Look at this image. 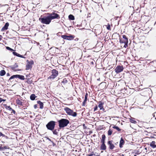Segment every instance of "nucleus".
I'll use <instances>...</instances> for the list:
<instances>
[{
	"instance_id": "nucleus-45",
	"label": "nucleus",
	"mask_w": 156,
	"mask_h": 156,
	"mask_svg": "<svg viewBox=\"0 0 156 156\" xmlns=\"http://www.w3.org/2000/svg\"><path fill=\"white\" fill-rule=\"evenodd\" d=\"M124 47H126V45H124Z\"/></svg>"
},
{
	"instance_id": "nucleus-33",
	"label": "nucleus",
	"mask_w": 156,
	"mask_h": 156,
	"mask_svg": "<svg viewBox=\"0 0 156 156\" xmlns=\"http://www.w3.org/2000/svg\"><path fill=\"white\" fill-rule=\"evenodd\" d=\"M6 48L8 50H9V51H14V50L11 48H10V47H6Z\"/></svg>"
},
{
	"instance_id": "nucleus-42",
	"label": "nucleus",
	"mask_w": 156,
	"mask_h": 156,
	"mask_svg": "<svg viewBox=\"0 0 156 156\" xmlns=\"http://www.w3.org/2000/svg\"><path fill=\"white\" fill-rule=\"evenodd\" d=\"M37 107V105H35L34 106V107L35 108H36Z\"/></svg>"
},
{
	"instance_id": "nucleus-22",
	"label": "nucleus",
	"mask_w": 156,
	"mask_h": 156,
	"mask_svg": "<svg viewBox=\"0 0 156 156\" xmlns=\"http://www.w3.org/2000/svg\"><path fill=\"white\" fill-rule=\"evenodd\" d=\"M123 38L125 39L124 40V43L125 44H126L127 45L128 40L127 38L126 37V36L125 35L123 36Z\"/></svg>"
},
{
	"instance_id": "nucleus-6",
	"label": "nucleus",
	"mask_w": 156,
	"mask_h": 156,
	"mask_svg": "<svg viewBox=\"0 0 156 156\" xmlns=\"http://www.w3.org/2000/svg\"><path fill=\"white\" fill-rule=\"evenodd\" d=\"M62 37L64 39H66L69 40H73L74 37L72 35L67 36L65 35H63L62 36Z\"/></svg>"
},
{
	"instance_id": "nucleus-16",
	"label": "nucleus",
	"mask_w": 156,
	"mask_h": 156,
	"mask_svg": "<svg viewBox=\"0 0 156 156\" xmlns=\"http://www.w3.org/2000/svg\"><path fill=\"white\" fill-rule=\"evenodd\" d=\"M103 104L101 102H100L98 106L99 108H100V109L101 110H102L103 111H104L105 109L103 108Z\"/></svg>"
},
{
	"instance_id": "nucleus-32",
	"label": "nucleus",
	"mask_w": 156,
	"mask_h": 156,
	"mask_svg": "<svg viewBox=\"0 0 156 156\" xmlns=\"http://www.w3.org/2000/svg\"><path fill=\"white\" fill-rule=\"evenodd\" d=\"M12 53L14 55L17 56L18 57L19 56V55H20V54H19L15 52H13Z\"/></svg>"
},
{
	"instance_id": "nucleus-1",
	"label": "nucleus",
	"mask_w": 156,
	"mask_h": 156,
	"mask_svg": "<svg viewBox=\"0 0 156 156\" xmlns=\"http://www.w3.org/2000/svg\"><path fill=\"white\" fill-rule=\"evenodd\" d=\"M42 16L39 18V20L43 24H49L51 21V20L50 18L49 15L47 16H44L42 18Z\"/></svg>"
},
{
	"instance_id": "nucleus-39",
	"label": "nucleus",
	"mask_w": 156,
	"mask_h": 156,
	"mask_svg": "<svg viewBox=\"0 0 156 156\" xmlns=\"http://www.w3.org/2000/svg\"><path fill=\"white\" fill-rule=\"evenodd\" d=\"M98 108V107L97 106H95V108H94V111H95L97 110Z\"/></svg>"
},
{
	"instance_id": "nucleus-37",
	"label": "nucleus",
	"mask_w": 156,
	"mask_h": 156,
	"mask_svg": "<svg viewBox=\"0 0 156 156\" xmlns=\"http://www.w3.org/2000/svg\"><path fill=\"white\" fill-rule=\"evenodd\" d=\"M5 100L1 98H0V103L2 101H5Z\"/></svg>"
},
{
	"instance_id": "nucleus-26",
	"label": "nucleus",
	"mask_w": 156,
	"mask_h": 156,
	"mask_svg": "<svg viewBox=\"0 0 156 156\" xmlns=\"http://www.w3.org/2000/svg\"><path fill=\"white\" fill-rule=\"evenodd\" d=\"M69 19L71 20H74V17L72 15H70L69 16Z\"/></svg>"
},
{
	"instance_id": "nucleus-8",
	"label": "nucleus",
	"mask_w": 156,
	"mask_h": 156,
	"mask_svg": "<svg viewBox=\"0 0 156 156\" xmlns=\"http://www.w3.org/2000/svg\"><path fill=\"white\" fill-rule=\"evenodd\" d=\"M123 69V66H117L115 69V72L116 73H119L122 72Z\"/></svg>"
},
{
	"instance_id": "nucleus-29",
	"label": "nucleus",
	"mask_w": 156,
	"mask_h": 156,
	"mask_svg": "<svg viewBox=\"0 0 156 156\" xmlns=\"http://www.w3.org/2000/svg\"><path fill=\"white\" fill-rule=\"evenodd\" d=\"M113 128L116 129L118 131H120L121 129H119L118 127L116 126H114L112 127Z\"/></svg>"
},
{
	"instance_id": "nucleus-7",
	"label": "nucleus",
	"mask_w": 156,
	"mask_h": 156,
	"mask_svg": "<svg viewBox=\"0 0 156 156\" xmlns=\"http://www.w3.org/2000/svg\"><path fill=\"white\" fill-rule=\"evenodd\" d=\"M49 15L51 20L53 19L56 18L59 19L60 18L59 15L58 14L55 13H53L51 14H49Z\"/></svg>"
},
{
	"instance_id": "nucleus-20",
	"label": "nucleus",
	"mask_w": 156,
	"mask_h": 156,
	"mask_svg": "<svg viewBox=\"0 0 156 156\" xmlns=\"http://www.w3.org/2000/svg\"><path fill=\"white\" fill-rule=\"evenodd\" d=\"M129 121L132 123L136 124V122L135 120V119L133 118H131L129 119Z\"/></svg>"
},
{
	"instance_id": "nucleus-43",
	"label": "nucleus",
	"mask_w": 156,
	"mask_h": 156,
	"mask_svg": "<svg viewBox=\"0 0 156 156\" xmlns=\"http://www.w3.org/2000/svg\"><path fill=\"white\" fill-rule=\"evenodd\" d=\"M18 57H21V58H23V56L20 54V55H19Z\"/></svg>"
},
{
	"instance_id": "nucleus-18",
	"label": "nucleus",
	"mask_w": 156,
	"mask_h": 156,
	"mask_svg": "<svg viewBox=\"0 0 156 156\" xmlns=\"http://www.w3.org/2000/svg\"><path fill=\"white\" fill-rule=\"evenodd\" d=\"M106 147L105 143L102 144L101 146V149L102 150H106Z\"/></svg>"
},
{
	"instance_id": "nucleus-4",
	"label": "nucleus",
	"mask_w": 156,
	"mask_h": 156,
	"mask_svg": "<svg viewBox=\"0 0 156 156\" xmlns=\"http://www.w3.org/2000/svg\"><path fill=\"white\" fill-rule=\"evenodd\" d=\"M55 125V122L51 121L46 125V127L48 129L52 130L54 128Z\"/></svg>"
},
{
	"instance_id": "nucleus-35",
	"label": "nucleus",
	"mask_w": 156,
	"mask_h": 156,
	"mask_svg": "<svg viewBox=\"0 0 156 156\" xmlns=\"http://www.w3.org/2000/svg\"><path fill=\"white\" fill-rule=\"evenodd\" d=\"M53 133L55 135H57V132L56 130H54L53 131Z\"/></svg>"
},
{
	"instance_id": "nucleus-11",
	"label": "nucleus",
	"mask_w": 156,
	"mask_h": 156,
	"mask_svg": "<svg viewBox=\"0 0 156 156\" xmlns=\"http://www.w3.org/2000/svg\"><path fill=\"white\" fill-rule=\"evenodd\" d=\"M17 67H18V65L16 63H15L14 65L11 66V69L15 71L20 70L16 69V68Z\"/></svg>"
},
{
	"instance_id": "nucleus-15",
	"label": "nucleus",
	"mask_w": 156,
	"mask_h": 156,
	"mask_svg": "<svg viewBox=\"0 0 156 156\" xmlns=\"http://www.w3.org/2000/svg\"><path fill=\"white\" fill-rule=\"evenodd\" d=\"M150 146L153 148L156 147L155 142L154 141H152L150 144Z\"/></svg>"
},
{
	"instance_id": "nucleus-23",
	"label": "nucleus",
	"mask_w": 156,
	"mask_h": 156,
	"mask_svg": "<svg viewBox=\"0 0 156 156\" xmlns=\"http://www.w3.org/2000/svg\"><path fill=\"white\" fill-rule=\"evenodd\" d=\"M5 74V72L4 70H1L0 72V75L1 76H3Z\"/></svg>"
},
{
	"instance_id": "nucleus-46",
	"label": "nucleus",
	"mask_w": 156,
	"mask_h": 156,
	"mask_svg": "<svg viewBox=\"0 0 156 156\" xmlns=\"http://www.w3.org/2000/svg\"><path fill=\"white\" fill-rule=\"evenodd\" d=\"M7 75H9V73H7Z\"/></svg>"
},
{
	"instance_id": "nucleus-30",
	"label": "nucleus",
	"mask_w": 156,
	"mask_h": 156,
	"mask_svg": "<svg viewBox=\"0 0 156 156\" xmlns=\"http://www.w3.org/2000/svg\"><path fill=\"white\" fill-rule=\"evenodd\" d=\"M14 78H17V75H14L12 76L9 78V80L13 79Z\"/></svg>"
},
{
	"instance_id": "nucleus-9",
	"label": "nucleus",
	"mask_w": 156,
	"mask_h": 156,
	"mask_svg": "<svg viewBox=\"0 0 156 156\" xmlns=\"http://www.w3.org/2000/svg\"><path fill=\"white\" fill-rule=\"evenodd\" d=\"M34 64V61L32 60L28 62L26 66V69L28 70L32 68V65Z\"/></svg>"
},
{
	"instance_id": "nucleus-48",
	"label": "nucleus",
	"mask_w": 156,
	"mask_h": 156,
	"mask_svg": "<svg viewBox=\"0 0 156 156\" xmlns=\"http://www.w3.org/2000/svg\"><path fill=\"white\" fill-rule=\"evenodd\" d=\"M154 116V115H153V116Z\"/></svg>"
},
{
	"instance_id": "nucleus-41",
	"label": "nucleus",
	"mask_w": 156,
	"mask_h": 156,
	"mask_svg": "<svg viewBox=\"0 0 156 156\" xmlns=\"http://www.w3.org/2000/svg\"><path fill=\"white\" fill-rule=\"evenodd\" d=\"M2 35H0V41L2 40Z\"/></svg>"
},
{
	"instance_id": "nucleus-13",
	"label": "nucleus",
	"mask_w": 156,
	"mask_h": 156,
	"mask_svg": "<svg viewBox=\"0 0 156 156\" xmlns=\"http://www.w3.org/2000/svg\"><path fill=\"white\" fill-rule=\"evenodd\" d=\"M88 97V94L86 93L85 96L84 100L83 103V105L84 106L85 105L86 102L87 101V99Z\"/></svg>"
},
{
	"instance_id": "nucleus-36",
	"label": "nucleus",
	"mask_w": 156,
	"mask_h": 156,
	"mask_svg": "<svg viewBox=\"0 0 156 156\" xmlns=\"http://www.w3.org/2000/svg\"><path fill=\"white\" fill-rule=\"evenodd\" d=\"M93 155H95V154H94V152H93L91 154H88V156H93Z\"/></svg>"
},
{
	"instance_id": "nucleus-17",
	"label": "nucleus",
	"mask_w": 156,
	"mask_h": 156,
	"mask_svg": "<svg viewBox=\"0 0 156 156\" xmlns=\"http://www.w3.org/2000/svg\"><path fill=\"white\" fill-rule=\"evenodd\" d=\"M105 135L103 134L102 136V139L101 141L102 144L105 143Z\"/></svg>"
},
{
	"instance_id": "nucleus-21",
	"label": "nucleus",
	"mask_w": 156,
	"mask_h": 156,
	"mask_svg": "<svg viewBox=\"0 0 156 156\" xmlns=\"http://www.w3.org/2000/svg\"><path fill=\"white\" fill-rule=\"evenodd\" d=\"M37 103L40 105V108L41 109H42L43 108V104L42 102H41L40 101H38L37 102Z\"/></svg>"
},
{
	"instance_id": "nucleus-44",
	"label": "nucleus",
	"mask_w": 156,
	"mask_h": 156,
	"mask_svg": "<svg viewBox=\"0 0 156 156\" xmlns=\"http://www.w3.org/2000/svg\"><path fill=\"white\" fill-rule=\"evenodd\" d=\"M12 110V112H13V113H15V111L14 110H13V109H12V110Z\"/></svg>"
},
{
	"instance_id": "nucleus-12",
	"label": "nucleus",
	"mask_w": 156,
	"mask_h": 156,
	"mask_svg": "<svg viewBox=\"0 0 156 156\" xmlns=\"http://www.w3.org/2000/svg\"><path fill=\"white\" fill-rule=\"evenodd\" d=\"M9 23H5V26H4V27H3L1 30L2 31H3L5 30H6L8 29V27L9 26Z\"/></svg>"
},
{
	"instance_id": "nucleus-38",
	"label": "nucleus",
	"mask_w": 156,
	"mask_h": 156,
	"mask_svg": "<svg viewBox=\"0 0 156 156\" xmlns=\"http://www.w3.org/2000/svg\"><path fill=\"white\" fill-rule=\"evenodd\" d=\"M5 136V135L4 134H3L2 133L0 132V136Z\"/></svg>"
},
{
	"instance_id": "nucleus-31",
	"label": "nucleus",
	"mask_w": 156,
	"mask_h": 156,
	"mask_svg": "<svg viewBox=\"0 0 156 156\" xmlns=\"http://www.w3.org/2000/svg\"><path fill=\"white\" fill-rule=\"evenodd\" d=\"M8 148L7 146H4L3 147H2L1 146H0V150H3L4 149H7Z\"/></svg>"
},
{
	"instance_id": "nucleus-5",
	"label": "nucleus",
	"mask_w": 156,
	"mask_h": 156,
	"mask_svg": "<svg viewBox=\"0 0 156 156\" xmlns=\"http://www.w3.org/2000/svg\"><path fill=\"white\" fill-rule=\"evenodd\" d=\"M51 75L48 79H54L58 75V72L56 70L54 69L52 70Z\"/></svg>"
},
{
	"instance_id": "nucleus-14",
	"label": "nucleus",
	"mask_w": 156,
	"mask_h": 156,
	"mask_svg": "<svg viewBox=\"0 0 156 156\" xmlns=\"http://www.w3.org/2000/svg\"><path fill=\"white\" fill-rule=\"evenodd\" d=\"M124 141L122 138H121L120 141L119 147L120 148L122 147V145L124 144Z\"/></svg>"
},
{
	"instance_id": "nucleus-2",
	"label": "nucleus",
	"mask_w": 156,
	"mask_h": 156,
	"mask_svg": "<svg viewBox=\"0 0 156 156\" xmlns=\"http://www.w3.org/2000/svg\"><path fill=\"white\" fill-rule=\"evenodd\" d=\"M59 126L60 128L66 126L69 123V121L66 119H62L58 121Z\"/></svg>"
},
{
	"instance_id": "nucleus-25",
	"label": "nucleus",
	"mask_w": 156,
	"mask_h": 156,
	"mask_svg": "<svg viewBox=\"0 0 156 156\" xmlns=\"http://www.w3.org/2000/svg\"><path fill=\"white\" fill-rule=\"evenodd\" d=\"M16 103H17L20 105H23V102H22V101L19 100V99H17L16 100Z\"/></svg>"
},
{
	"instance_id": "nucleus-47",
	"label": "nucleus",
	"mask_w": 156,
	"mask_h": 156,
	"mask_svg": "<svg viewBox=\"0 0 156 156\" xmlns=\"http://www.w3.org/2000/svg\"><path fill=\"white\" fill-rule=\"evenodd\" d=\"M7 75H9V73H7Z\"/></svg>"
},
{
	"instance_id": "nucleus-34",
	"label": "nucleus",
	"mask_w": 156,
	"mask_h": 156,
	"mask_svg": "<svg viewBox=\"0 0 156 156\" xmlns=\"http://www.w3.org/2000/svg\"><path fill=\"white\" fill-rule=\"evenodd\" d=\"M6 108L8 110H12V109L9 106L6 107Z\"/></svg>"
},
{
	"instance_id": "nucleus-19",
	"label": "nucleus",
	"mask_w": 156,
	"mask_h": 156,
	"mask_svg": "<svg viewBox=\"0 0 156 156\" xmlns=\"http://www.w3.org/2000/svg\"><path fill=\"white\" fill-rule=\"evenodd\" d=\"M17 78H18L20 79L23 80L25 79L24 76L23 75H17Z\"/></svg>"
},
{
	"instance_id": "nucleus-28",
	"label": "nucleus",
	"mask_w": 156,
	"mask_h": 156,
	"mask_svg": "<svg viewBox=\"0 0 156 156\" xmlns=\"http://www.w3.org/2000/svg\"><path fill=\"white\" fill-rule=\"evenodd\" d=\"M104 26L106 27L107 29L108 30H111L110 25L109 23H108L107 25H105Z\"/></svg>"
},
{
	"instance_id": "nucleus-10",
	"label": "nucleus",
	"mask_w": 156,
	"mask_h": 156,
	"mask_svg": "<svg viewBox=\"0 0 156 156\" xmlns=\"http://www.w3.org/2000/svg\"><path fill=\"white\" fill-rule=\"evenodd\" d=\"M112 143L113 141L112 140L109 141L108 142V144L109 145V148L111 150L113 149L115 147V146Z\"/></svg>"
},
{
	"instance_id": "nucleus-3",
	"label": "nucleus",
	"mask_w": 156,
	"mask_h": 156,
	"mask_svg": "<svg viewBox=\"0 0 156 156\" xmlns=\"http://www.w3.org/2000/svg\"><path fill=\"white\" fill-rule=\"evenodd\" d=\"M64 110L66 113L69 115H71L73 117H76L77 115L76 112H74L73 110L68 107H66L64 108Z\"/></svg>"
},
{
	"instance_id": "nucleus-27",
	"label": "nucleus",
	"mask_w": 156,
	"mask_h": 156,
	"mask_svg": "<svg viewBox=\"0 0 156 156\" xmlns=\"http://www.w3.org/2000/svg\"><path fill=\"white\" fill-rule=\"evenodd\" d=\"M112 132H113L112 130L110 129H109V130H108V136L111 135L112 134Z\"/></svg>"
},
{
	"instance_id": "nucleus-40",
	"label": "nucleus",
	"mask_w": 156,
	"mask_h": 156,
	"mask_svg": "<svg viewBox=\"0 0 156 156\" xmlns=\"http://www.w3.org/2000/svg\"><path fill=\"white\" fill-rule=\"evenodd\" d=\"M120 42L121 43H124V41H123L120 40Z\"/></svg>"
},
{
	"instance_id": "nucleus-24",
	"label": "nucleus",
	"mask_w": 156,
	"mask_h": 156,
	"mask_svg": "<svg viewBox=\"0 0 156 156\" xmlns=\"http://www.w3.org/2000/svg\"><path fill=\"white\" fill-rule=\"evenodd\" d=\"M36 97V96H35V94H32L30 95V98L31 100H34L35 99Z\"/></svg>"
}]
</instances>
